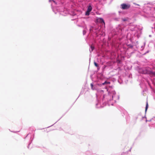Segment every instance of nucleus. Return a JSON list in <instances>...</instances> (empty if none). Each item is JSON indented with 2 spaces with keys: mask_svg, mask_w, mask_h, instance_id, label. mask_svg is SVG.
Returning <instances> with one entry per match:
<instances>
[{
  "mask_svg": "<svg viewBox=\"0 0 155 155\" xmlns=\"http://www.w3.org/2000/svg\"><path fill=\"white\" fill-rule=\"evenodd\" d=\"M148 85H149L150 86V88H151L152 90H153V88L151 86V85H150V84L149 83H148Z\"/></svg>",
  "mask_w": 155,
  "mask_h": 155,
  "instance_id": "17",
  "label": "nucleus"
},
{
  "mask_svg": "<svg viewBox=\"0 0 155 155\" xmlns=\"http://www.w3.org/2000/svg\"><path fill=\"white\" fill-rule=\"evenodd\" d=\"M28 134H27V135L26 136V137H27L28 135Z\"/></svg>",
  "mask_w": 155,
  "mask_h": 155,
  "instance_id": "26",
  "label": "nucleus"
},
{
  "mask_svg": "<svg viewBox=\"0 0 155 155\" xmlns=\"http://www.w3.org/2000/svg\"><path fill=\"white\" fill-rule=\"evenodd\" d=\"M97 23L94 26L90 27L89 30L90 33H93L97 35H103L104 33V28L105 27V23L102 18H98L96 20Z\"/></svg>",
  "mask_w": 155,
  "mask_h": 155,
  "instance_id": "2",
  "label": "nucleus"
},
{
  "mask_svg": "<svg viewBox=\"0 0 155 155\" xmlns=\"http://www.w3.org/2000/svg\"><path fill=\"white\" fill-rule=\"evenodd\" d=\"M119 15V16L121 17V18H122V17L125 14V12L124 11H119L118 12Z\"/></svg>",
  "mask_w": 155,
  "mask_h": 155,
  "instance_id": "10",
  "label": "nucleus"
},
{
  "mask_svg": "<svg viewBox=\"0 0 155 155\" xmlns=\"http://www.w3.org/2000/svg\"><path fill=\"white\" fill-rule=\"evenodd\" d=\"M150 51V50H148L147 51H146L145 53H144V54H143V55H145L147 53H148Z\"/></svg>",
  "mask_w": 155,
  "mask_h": 155,
  "instance_id": "15",
  "label": "nucleus"
},
{
  "mask_svg": "<svg viewBox=\"0 0 155 155\" xmlns=\"http://www.w3.org/2000/svg\"><path fill=\"white\" fill-rule=\"evenodd\" d=\"M53 1L54 2V3H55V2L54 1V0H53Z\"/></svg>",
  "mask_w": 155,
  "mask_h": 155,
  "instance_id": "23",
  "label": "nucleus"
},
{
  "mask_svg": "<svg viewBox=\"0 0 155 155\" xmlns=\"http://www.w3.org/2000/svg\"><path fill=\"white\" fill-rule=\"evenodd\" d=\"M124 26L121 25H119L116 27L115 30L116 32V35H121L123 32L124 28Z\"/></svg>",
  "mask_w": 155,
  "mask_h": 155,
  "instance_id": "4",
  "label": "nucleus"
},
{
  "mask_svg": "<svg viewBox=\"0 0 155 155\" xmlns=\"http://www.w3.org/2000/svg\"><path fill=\"white\" fill-rule=\"evenodd\" d=\"M133 47V43L131 44L127 43L126 45H124L123 46V48L124 50V51H127L128 48H132Z\"/></svg>",
  "mask_w": 155,
  "mask_h": 155,
  "instance_id": "6",
  "label": "nucleus"
},
{
  "mask_svg": "<svg viewBox=\"0 0 155 155\" xmlns=\"http://www.w3.org/2000/svg\"><path fill=\"white\" fill-rule=\"evenodd\" d=\"M137 27H135L134 30V31H137Z\"/></svg>",
  "mask_w": 155,
  "mask_h": 155,
  "instance_id": "21",
  "label": "nucleus"
},
{
  "mask_svg": "<svg viewBox=\"0 0 155 155\" xmlns=\"http://www.w3.org/2000/svg\"><path fill=\"white\" fill-rule=\"evenodd\" d=\"M92 9V7L91 5H89L87 7V10L85 13L86 15L88 16L90 14V12L91 11Z\"/></svg>",
  "mask_w": 155,
  "mask_h": 155,
  "instance_id": "8",
  "label": "nucleus"
},
{
  "mask_svg": "<svg viewBox=\"0 0 155 155\" xmlns=\"http://www.w3.org/2000/svg\"><path fill=\"white\" fill-rule=\"evenodd\" d=\"M148 104L147 103L146 105V107H145V112H146L147 111V110L148 108Z\"/></svg>",
  "mask_w": 155,
  "mask_h": 155,
  "instance_id": "14",
  "label": "nucleus"
},
{
  "mask_svg": "<svg viewBox=\"0 0 155 155\" xmlns=\"http://www.w3.org/2000/svg\"><path fill=\"white\" fill-rule=\"evenodd\" d=\"M121 21L124 22L126 25H128L130 21V19L128 17L123 18H121Z\"/></svg>",
  "mask_w": 155,
  "mask_h": 155,
  "instance_id": "7",
  "label": "nucleus"
},
{
  "mask_svg": "<svg viewBox=\"0 0 155 155\" xmlns=\"http://www.w3.org/2000/svg\"><path fill=\"white\" fill-rule=\"evenodd\" d=\"M135 35H137V38H139V33H138V34H135Z\"/></svg>",
  "mask_w": 155,
  "mask_h": 155,
  "instance_id": "20",
  "label": "nucleus"
},
{
  "mask_svg": "<svg viewBox=\"0 0 155 155\" xmlns=\"http://www.w3.org/2000/svg\"><path fill=\"white\" fill-rule=\"evenodd\" d=\"M110 84L109 81L103 80L99 81L94 85L91 84V89L97 91L96 97L97 103L96 104L97 108L103 107L107 104L109 105H113L114 103L119 99V96L116 94L114 90L107 89V85Z\"/></svg>",
  "mask_w": 155,
  "mask_h": 155,
  "instance_id": "1",
  "label": "nucleus"
},
{
  "mask_svg": "<svg viewBox=\"0 0 155 155\" xmlns=\"http://www.w3.org/2000/svg\"><path fill=\"white\" fill-rule=\"evenodd\" d=\"M130 6V5L129 3H123L120 5V8L122 10H127Z\"/></svg>",
  "mask_w": 155,
  "mask_h": 155,
  "instance_id": "5",
  "label": "nucleus"
},
{
  "mask_svg": "<svg viewBox=\"0 0 155 155\" xmlns=\"http://www.w3.org/2000/svg\"><path fill=\"white\" fill-rule=\"evenodd\" d=\"M114 20L116 21H120L121 20V17H120L114 18Z\"/></svg>",
  "mask_w": 155,
  "mask_h": 155,
  "instance_id": "12",
  "label": "nucleus"
},
{
  "mask_svg": "<svg viewBox=\"0 0 155 155\" xmlns=\"http://www.w3.org/2000/svg\"><path fill=\"white\" fill-rule=\"evenodd\" d=\"M90 48L91 49H90L89 51L90 53H91L94 49V46L91 45L90 46Z\"/></svg>",
  "mask_w": 155,
  "mask_h": 155,
  "instance_id": "11",
  "label": "nucleus"
},
{
  "mask_svg": "<svg viewBox=\"0 0 155 155\" xmlns=\"http://www.w3.org/2000/svg\"><path fill=\"white\" fill-rule=\"evenodd\" d=\"M138 72L140 74H149L151 75L155 76V72L149 71L146 68H139L138 70Z\"/></svg>",
  "mask_w": 155,
  "mask_h": 155,
  "instance_id": "3",
  "label": "nucleus"
},
{
  "mask_svg": "<svg viewBox=\"0 0 155 155\" xmlns=\"http://www.w3.org/2000/svg\"><path fill=\"white\" fill-rule=\"evenodd\" d=\"M145 45V43L144 42V45L143 46H142L141 47V48H142V50H143L144 48V46Z\"/></svg>",
  "mask_w": 155,
  "mask_h": 155,
  "instance_id": "16",
  "label": "nucleus"
},
{
  "mask_svg": "<svg viewBox=\"0 0 155 155\" xmlns=\"http://www.w3.org/2000/svg\"><path fill=\"white\" fill-rule=\"evenodd\" d=\"M133 3L134 5H135L140 6V5L139 4H137L135 3L134 2Z\"/></svg>",
  "mask_w": 155,
  "mask_h": 155,
  "instance_id": "18",
  "label": "nucleus"
},
{
  "mask_svg": "<svg viewBox=\"0 0 155 155\" xmlns=\"http://www.w3.org/2000/svg\"><path fill=\"white\" fill-rule=\"evenodd\" d=\"M94 63L95 66L97 68L98 70H99V68L98 64L95 62H94Z\"/></svg>",
  "mask_w": 155,
  "mask_h": 155,
  "instance_id": "13",
  "label": "nucleus"
},
{
  "mask_svg": "<svg viewBox=\"0 0 155 155\" xmlns=\"http://www.w3.org/2000/svg\"><path fill=\"white\" fill-rule=\"evenodd\" d=\"M86 31L85 30H84L83 31V35H84L86 33Z\"/></svg>",
  "mask_w": 155,
  "mask_h": 155,
  "instance_id": "19",
  "label": "nucleus"
},
{
  "mask_svg": "<svg viewBox=\"0 0 155 155\" xmlns=\"http://www.w3.org/2000/svg\"><path fill=\"white\" fill-rule=\"evenodd\" d=\"M151 35H149V37H151Z\"/></svg>",
  "mask_w": 155,
  "mask_h": 155,
  "instance_id": "25",
  "label": "nucleus"
},
{
  "mask_svg": "<svg viewBox=\"0 0 155 155\" xmlns=\"http://www.w3.org/2000/svg\"><path fill=\"white\" fill-rule=\"evenodd\" d=\"M154 26H155V23H154Z\"/></svg>",
  "mask_w": 155,
  "mask_h": 155,
  "instance_id": "24",
  "label": "nucleus"
},
{
  "mask_svg": "<svg viewBox=\"0 0 155 155\" xmlns=\"http://www.w3.org/2000/svg\"><path fill=\"white\" fill-rule=\"evenodd\" d=\"M138 32H140V30H138Z\"/></svg>",
  "mask_w": 155,
  "mask_h": 155,
  "instance_id": "22",
  "label": "nucleus"
},
{
  "mask_svg": "<svg viewBox=\"0 0 155 155\" xmlns=\"http://www.w3.org/2000/svg\"><path fill=\"white\" fill-rule=\"evenodd\" d=\"M126 38L127 40H129L130 41L132 42V37L131 36V33H128L126 36Z\"/></svg>",
  "mask_w": 155,
  "mask_h": 155,
  "instance_id": "9",
  "label": "nucleus"
}]
</instances>
